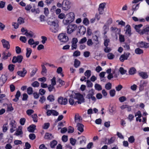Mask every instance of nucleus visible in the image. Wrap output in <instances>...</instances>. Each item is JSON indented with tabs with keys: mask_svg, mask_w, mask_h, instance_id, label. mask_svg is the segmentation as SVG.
<instances>
[{
	"mask_svg": "<svg viewBox=\"0 0 149 149\" xmlns=\"http://www.w3.org/2000/svg\"><path fill=\"white\" fill-rule=\"evenodd\" d=\"M41 67L42 68V70L41 72V74L43 75H44L45 74L47 73V70L44 65L42 64Z\"/></svg>",
	"mask_w": 149,
	"mask_h": 149,
	"instance_id": "obj_26",
	"label": "nucleus"
},
{
	"mask_svg": "<svg viewBox=\"0 0 149 149\" xmlns=\"http://www.w3.org/2000/svg\"><path fill=\"white\" fill-rule=\"evenodd\" d=\"M58 102L61 105H66L68 103V100L66 98L60 96L58 98Z\"/></svg>",
	"mask_w": 149,
	"mask_h": 149,
	"instance_id": "obj_13",
	"label": "nucleus"
},
{
	"mask_svg": "<svg viewBox=\"0 0 149 149\" xmlns=\"http://www.w3.org/2000/svg\"><path fill=\"white\" fill-rule=\"evenodd\" d=\"M39 85V83L37 81H34L31 84L32 86L34 87H38Z\"/></svg>",
	"mask_w": 149,
	"mask_h": 149,
	"instance_id": "obj_48",
	"label": "nucleus"
},
{
	"mask_svg": "<svg viewBox=\"0 0 149 149\" xmlns=\"http://www.w3.org/2000/svg\"><path fill=\"white\" fill-rule=\"evenodd\" d=\"M95 89L97 91H100L102 90V88L101 86L99 84H96L95 85Z\"/></svg>",
	"mask_w": 149,
	"mask_h": 149,
	"instance_id": "obj_37",
	"label": "nucleus"
},
{
	"mask_svg": "<svg viewBox=\"0 0 149 149\" xmlns=\"http://www.w3.org/2000/svg\"><path fill=\"white\" fill-rule=\"evenodd\" d=\"M66 17L72 22L74 20L75 15L74 13L70 12L68 13L66 15Z\"/></svg>",
	"mask_w": 149,
	"mask_h": 149,
	"instance_id": "obj_17",
	"label": "nucleus"
},
{
	"mask_svg": "<svg viewBox=\"0 0 149 149\" xmlns=\"http://www.w3.org/2000/svg\"><path fill=\"white\" fill-rule=\"evenodd\" d=\"M119 41L120 42H123L125 41L124 36L123 35L120 34L119 36Z\"/></svg>",
	"mask_w": 149,
	"mask_h": 149,
	"instance_id": "obj_59",
	"label": "nucleus"
},
{
	"mask_svg": "<svg viewBox=\"0 0 149 149\" xmlns=\"http://www.w3.org/2000/svg\"><path fill=\"white\" fill-rule=\"evenodd\" d=\"M32 8L31 5L30 4L27 5L25 6V9L27 11H30V9L32 13L35 12L36 14H38L40 12V10L38 8L35 9L34 6H33V8L31 9Z\"/></svg>",
	"mask_w": 149,
	"mask_h": 149,
	"instance_id": "obj_5",
	"label": "nucleus"
},
{
	"mask_svg": "<svg viewBox=\"0 0 149 149\" xmlns=\"http://www.w3.org/2000/svg\"><path fill=\"white\" fill-rule=\"evenodd\" d=\"M15 65L13 64H9L8 66V69L10 72H13L14 69Z\"/></svg>",
	"mask_w": 149,
	"mask_h": 149,
	"instance_id": "obj_41",
	"label": "nucleus"
},
{
	"mask_svg": "<svg viewBox=\"0 0 149 149\" xmlns=\"http://www.w3.org/2000/svg\"><path fill=\"white\" fill-rule=\"evenodd\" d=\"M23 58V56L21 55L14 56L13 58L12 62L13 63H20L22 61Z\"/></svg>",
	"mask_w": 149,
	"mask_h": 149,
	"instance_id": "obj_9",
	"label": "nucleus"
},
{
	"mask_svg": "<svg viewBox=\"0 0 149 149\" xmlns=\"http://www.w3.org/2000/svg\"><path fill=\"white\" fill-rule=\"evenodd\" d=\"M18 23L19 24H21L24 22V19L21 17H19L17 19Z\"/></svg>",
	"mask_w": 149,
	"mask_h": 149,
	"instance_id": "obj_42",
	"label": "nucleus"
},
{
	"mask_svg": "<svg viewBox=\"0 0 149 149\" xmlns=\"http://www.w3.org/2000/svg\"><path fill=\"white\" fill-rule=\"evenodd\" d=\"M57 142L55 140H53L50 143V146L52 148H54L57 145Z\"/></svg>",
	"mask_w": 149,
	"mask_h": 149,
	"instance_id": "obj_30",
	"label": "nucleus"
},
{
	"mask_svg": "<svg viewBox=\"0 0 149 149\" xmlns=\"http://www.w3.org/2000/svg\"><path fill=\"white\" fill-rule=\"evenodd\" d=\"M14 110L13 107L12 106V104H7V108L6 111H13Z\"/></svg>",
	"mask_w": 149,
	"mask_h": 149,
	"instance_id": "obj_33",
	"label": "nucleus"
},
{
	"mask_svg": "<svg viewBox=\"0 0 149 149\" xmlns=\"http://www.w3.org/2000/svg\"><path fill=\"white\" fill-rule=\"evenodd\" d=\"M10 125L11 126L10 130V132L13 133L16 128V125L15 121V120H12L10 123Z\"/></svg>",
	"mask_w": 149,
	"mask_h": 149,
	"instance_id": "obj_15",
	"label": "nucleus"
},
{
	"mask_svg": "<svg viewBox=\"0 0 149 149\" xmlns=\"http://www.w3.org/2000/svg\"><path fill=\"white\" fill-rule=\"evenodd\" d=\"M138 47L141 48H144L147 49L149 48V43L146 42L144 41H140L137 44Z\"/></svg>",
	"mask_w": 149,
	"mask_h": 149,
	"instance_id": "obj_10",
	"label": "nucleus"
},
{
	"mask_svg": "<svg viewBox=\"0 0 149 149\" xmlns=\"http://www.w3.org/2000/svg\"><path fill=\"white\" fill-rule=\"evenodd\" d=\"M32 118L33 119V121L34 122H38L37 115L36 114H34L32 115Z\"/></svg>",
	"mask_w": 149,
	"mask_h": 149,
	"instance_id": "obj_53",
	"label": "nucleus"
},
{
	"mask_svg": "<svg viewBox=\"0 0 149 149\" xmlns=\"http://www.w3.org/2000/svg\"><path fill=\"white\" fill-rule=\"evenodd\" d=\"M54 138V136L52 134L48 132L45 133L44 137V138L45 139L48 140H51Z\"/></svg>",
	"mask_w": 149,
	"mask_h": 149,
	"instance_id": "obj_20",
	"label": "nucleus"
},
{
	"mask_svg": "<svg viewBox=\"0 0 149 149\" xmlns=\"http://www.w3.org/2000/svg\"><path fill=\"white\" fill-rule=\"evenodd\" d=\"M47 99L50 102H53L54 100V96L52 95H50L47 97Z\"/></svg>",
	"mask_w": 149,
	"mask_h": 149,
	"instance_id": "obj_43",
	"label": "nucleus"
},
{
	"mask_svg": "<svg viewBox=\"0 0 149 149\" xmlns=\"http://www.w3.org/2000/svg\"><path fill=\"white\" fill-rule=\"evenodd\" d=\"M115 139L113 137H111L110 139H108V142L107 144H111L113 143Z\"/></svg>",
	"mask_w": 149,
	"mask_h": 149,
	"instance_id": "obj_47",
	"label": "nucleus"
},
{
	"mask_svg": "<svg viewBox=\"0 0 149 149\" xmlns=\"http://www.w3.org/2000/svg\"><path fill=\"white\" fill-rule=\"evenodd\" d=\"M26 56L27 58H28L29 57L32 52V50L30 48H26Z\"/></svg>",
	"mask_w": 149,
	"mask_h": 149,
	"instance_id": "obj_32",
	"label": "nucleus"
},
{
	"mask_svg": "<svg viewBox=\"0 0 149 149\" xmlns=\"http://www.w3.org/2000/svg\"><path fill=\"white\" fill-rule=\"evenodd\" d=\"M78 30L77 34L79 33L80 35H83L86 33V28L83 26H79L78 27Z\"/></svg>",
	"mask_w": 149,
	"mask_h": 149,
	"instance_id": "obj_11",
	"label": "nucleus"
},
{
	"mask_svg": "<svg viewBox=\"0 0 149 149\" xmlns=\"http://www.w3.org/2000/svg\"><path fill=\"white\" fill-rule=\"evenodd\" d=\"M71 2L68 0H64L62 2V9L65 11L68 10L70 8Z\"/></svg>",
	"mask_w": 149,
	"mask_h": 149,
	"instance_id": "obj_4",
	"label": "nucleus"
},
{
	"mask_svg": "<svg viewBox=\"0 0 149 149\" xmlns=\"http://www.w3.org/2000/svg\"><path fill=\"white\" fill-rule=\"evenodd\" d=\"M8 123L4 124L3 125L2 127L3 131L4 132H5L8 130Z\"/></svg>",
	"mask_w": 149,
	"mask_h": 149,
	"instance_id": "obj_39",
	"label": "nucleus"
},
{
	"mask_svg": "<svg viewBox=\"0 0 149 149\" xmlns=\"http://www.w3.org/2000/svg\"><path fill=\"white\" fill-rule=\"evenodd\" d=\"M66 56H61L59 59V63H64L65 61Z\"/></svg>",
	"mask_w": 149,
	"mask_h": 149,
	"instance_id": "obj_36",
	"label": "nucleus"
},
{
	"mask_svg": "<svg viewBox=\"0 0 149 149\" xmlns=\"http://www.w3.org/2000/svg\"><path fill=\"white\" fill-rule=\"evenodd\" d=\"M114 55L112 53H109L107 54L108 58L109 59H112L114 58Z\"/></svg>",
	"mask_w": 149,
	"mask_h": 149,
	"instance_id": "obj_50",
	"label": "nucleus"
},
{
	"mask_svg": "<svg viewBox=\"0 0 149 149\" xmlns=\"http://www.w3.org/2000/svg\"><path fill=\"white\" fill-rule=\"evenodd\" d=\"M36 126L35 125L32 124L30 125L27 128V130L29 132H34L35 130L36 129Z\"/></svg>",
	"mask_w": 149,
	"mask_h": 149,
	"instance_id": "obj_22",
	"label": "nucleus"
},
{
	"mask_svg": "<svg viewBox=\"0 0 149 149\" xmlns=\"http://www.w3.org/2000/svg\"><path fill=\"white\" fill-rule=\"evenodd\" d=\"M62 140L64 142H66L68 140V137L67 136L63 135L62 137Z\"/></svg>",
	"mask_w": 149,
	"mask_h": 149,
	"instance_id": "obj_57",
	"label": "nucleus"
},
{
	"mask_svg": "<svg viewBox=\"0 0 149 149\" xmlns=\"http://www.w3.org/2000/svg\"><path fill=\"white\" fill-rule=\"evenodd\" d=\"M80 64V62L77 59H75L74 61V66L75 68L78 67Z\"/></svg>",
	"mask_w": 149,
	"mask_h": 149,
	"instance_id": "obj_29",
	"label": "nucleus"
},
{
	"mask_svg": "<svg viewBox=\"0 0 149 149\" xmlns=\"http://www.w3.org/2000/svg\"><path fill=\"white\" fill-rule=\"evenodd\" d=\"M21 93L20 91L18 90L15 95V98L13 99V101L17 102L19 100V97L20 96Z\"/></svg>",
	"mask_w": 149,
	"mask_h": 149,
	"instance_id": "obj_25",
	"label": "nucleus"
},
{
	"mask_svg": "<svg viewBox=\"0 0 149 149\" xmlns=\"http://www.w3.org/2000/svg\"><path fill=\"white\" fill-rule=\"evenodd\" d=\"M77 127L78 130L79 131L81 132H82L84 131V125L81 123H78L77 124Z\"/></svg>",
	"mask_w": 149,
	"mask_h": 149,
	"instance_id": "obj_21",
	"label": "nucleus"
},
{
	"mask_svg": "<svg viewBox=\"0 0 149 149\" xmlns=\"http://www.w3.org/2000/svg\"><path fill=\"white\" fill-rule=\"evenodd\" d=\"M139 3L134 4L132 6V10L133 11H136L139 8Z\"/></svg>",
	"mask_w": 149,
	"mask_h": 149,
	"instance_id": "obj_38",
	"label": "nucleus"
},
{
	"mask_svg": "<svg viewBox=\"0 0 149 149\" xmlns=\"http://www.w3.org/2000/svg\"><path fill=\"white\" fill-rule=\"evenodd\" d=\"M58 38L60 41L63 42H66L69 40V38L65 33L59 34Z\"/></svg>",
	"mask_w": 149,
	"mask_h": 149,
	"instance_id": "obj_3",
	"label": "nucleus"
},
{
	"mask_svg": "<svg viewBox=\"0 0 149 149\" xmlns=\"http://www.w3.org/2000/svg\"><path fill=\"white\" fill-rule=\"evenodd\" d=\"M109 42L110 40L109 39H104V46L105 47H108Z\"/></svg>",
	"mask_w": 149,
	"mask_h": 149,
	"instance_id": "obj_58",
	"label": "nucleus"
},
{
	"mask_svg": "<svg viewBox=\"0 0 149 149\" xmlns=\"http://www.w3.org/2000/svg\"><path fill=\"white\" fill-rule=\"evenodd\" d=\"M27 71L24 68H23L22 71H18L17 72V73L19 76L24 77L27 73Z\"/></svg>",
	"mask_w": 149,
	"mask_h": 149,
	"instance_id": "obj_18",
	"label": "nucleus"
},
{
	"mask_svg": "<svg viewBox=\"0 0 149 149\" xmlns=\"http://www.w3.org/2000/svg\"><path fill=\"white\" fill-rule=\"evenodd\" d=\"M16 52L17 54H19L21 52V49L18 46H16L15 47Z\"/></svg>",
	"mask_w": 149,
	"mask_h": 149,
	"instance_id": "obj_62",
	"label": "nucleus"
},
{
	"mask_svg": "<svg viewBox=\"0 0 149 149\" xmlns=\"http://www.w3.org/2000/svg\"><path fill=\"white\" fill-rule=\"evenodd\" d=\"M130 54L129 52L124 53V54L121 55L119 58V60L121 62H123L125 60H127L129 57Z\"/></svg>",
	"mask_w": 149,
	"mask_h": 149,
	"instance_id": "obj_14",
	"label": "nucleus"
},
{
	"mask_svg": "<svg viewBox=\"0 0 149 149\" xmlns=\"http://www.w3.org/2000/svg\"><path fill=\"white\" fill-rule=\"evenodd\" d=\"M138 74L143 79H146L148 77V75L146 72L141 71L138 72Z\"/></svg>",
	"mask_w": 149,
	"mask_h": 149,
	"instance_id": "obj_23",
	"label": "nucleus"
},
{
	"mask_svg": "<svg viewBox=\"0 0 149 149\" xmlns=\"http://www.w3.org/2000/svg\"><path fill=\"white\" fill-rule=\"evenodd\" d=\"M135 52L136 54H140L143 53V51L142 49L139 47L135 49Z\"/></svg>",
	"mask_w": 149,
	"mask_h": 149,
	"instance_id": "obj_31",
	"label": "nucleus"
},
{
	"mask_svg": "<svg viewBox=\"0 0 149 149\" xmlns=\"http://www.w3.org/2000/svg\"><path fill=\"white\" fill-rule=\"evenodd\" d=\"M33 90L32 88L31 87H29L27 88V92L29 95H31L33 93Z\"/></svg>",
	"mask_w": 149,
	"mask_h": 149,
	"instance_id": "obj_46",
	"label": "nucleus"
},
{
	"mask_svg": "<svg viewBox=\"0 0 149 149\" xmlns=\"http://www.w3.org/2000/svg\"><path fill=\"white\" fill-rule=\"evenodd\" d=\"M91 71L90 70H86L84 73V74L87 79L89 78L91 76Z\"/></svg>",
	"mask_w": 149,
	"mask_h": 149,
	"instance_id": "obj_35",
	"label": "nucleus"
},
{
	"mask_svg": "<svg viewBox=\"0 0 149 149\" xmlns=\"http://www.w3.org/2000/svg\"><path fill=\"white\" fill-rule=\"evenodd\" d=\"M112 88V84L110 82L107 83L105 86V88L107 90H110Z\"/></svg>",
	"mask_w": 149,
	"mask_h": 149,
	"instance_id": "obj_34",
	"label": "nucleus"
},
{
	"mask_svg": "<svg viewBox=\"0 0 149 149\" xmlns=\"http://www.w3.org/2000/svg\"><path fill=\"white\" fill-rule=\"evenodd\" d=\"M80 55V52L79 51H76L73 53V56H78Z\"/></svg>",
	"mask_w": 149,
	"mask_h": 149,
	"instance_id": "obj_64",
	"label": "nucleus"
},
{
	"mask_svg": "<svg viewBox=\"0 0 149 149\" xmlns=\"http://www.w3.org/2000/svg\"><path fill=\"white\" fill-rule=\"evenodd\" d=\"M118 99L120 102H123L126 100L127 98L125 96H122L119 97Z\"/></svg>",
	"mask_w": 149,
	"mask_h": 149,
	"instance_id": "obj_51",
	"label": "nucleus"
},
{
	"mask_svg": "<svg viewBox=\"0 0 149 149\" xmlns=\"http://www.w3.org/2000/svg\"><path fill=\"white\" fill-rule=\"evenodd\" d=\"M38 70V69L35 68H34L32 71L30 73V76L31 77H32L36 73V72Z\"/></svg>",
	"mask_w": 149,
	"mask_h": 149,
	"instance_id": "obj_61",
	"label": "nucleus"
},
{
	"mask_svg": "<svg viewBox=\"0 0 149 149\" xmlns=\"http://www.w3.org/2000/svg\"><path fill=\"white\" fill-rule=\"evenodd\" d=\"M1 54L2 55V58L4 60L8 59L12 55L11 53L8 50L6 49L3 51Z\"/></svg>",
	"mask_w": 149,
	"mask_h": 149,
	"instance_id": "obj_6",
	"label": "nucleus"
},
{
	"mask_svg": "<svg viewBox=\"0 0 149 149\" xmlns=\"http://www.w3.org/2000/svg\"><path fill=\"white\" fill-rule=\"evenodd\" d=\"M87 44L88 46H91L93 45V43L92 42V40L89 39L88 40L87 42Z\"/></svg>",
	"mask_w": 149,
	"mask_h": 149,
	"instance_id": "obj_54",
	"label": "nucleus"
},
{
	"mask_svg": "<svg viewBox=\"0 0 149 149\" xmlns=\"http://www.w3.org/2000/svg\"><path fill=\"white\" fill-rule=\"evenodd\" d=\"M87 38L86 37H84L81 39L79 42L80 44H83L85 43L87 41Z\"/></svg>",
	"mask_w": 149,
	"mask_h": 149,
	"instance_id": "obj_56",
	"label": "nucleus"
},
{
	"mask_svg": "<svg viewBox=\"0 0 149 149\" xmlns=\"http://www.w3.org/2000/svg\"><path fill=\"white\" fill-rule=\"evenodd\" d=\"M65 17V19L63 20V22L65 25H68L72 22L68 18Z\"/></svg>",
	"mask_w": 149,
	"mask_h": 149,
	"instance_id": "obj_27",
	"label": "nucleus"
},
{
	"mask_svg": "<svg viewBox=\"0 0 149 149\" xmlns=\"http://www.w3.org/2000/svg\"><path fill=\"white\" fill-rule=\"evenodd\" d=\"M19 40L24 43H25L26 41V38L25 36H21L20 37Z\"/></svg>",
	"mask_w": 149,
	"mask_h": 149,
	"instance_id": "obj_60",
	"label": "nucleus"
},
{
	"mask_svg": "<svg viewBox=\"0 0 149 149\" xmlns=\"http://www.w3.org/2000/svg\"><path fill=\"white\" fill-rule=\"evenodd\" d=\"M119 71L122 75L125 74L127 72V70H124V68L122 67L119 68Z\"/></svg>",
	"mask_w": 149,
	"mask_h": 149,
	"instance_id": "obj_44",
	"label": "nucleus"
},
{
	"mask_svg": "<svg viewBox=\"0 0 149 149\" xmlns=\"http://www.w3.org/2000/svg\"><path fill=\"white\" fill-rule=\"evenodd\" d=\"M49 91L51 92L53 90H55V88L54 86L50 84L47 87Z\"/></svg>",
	"mask_w": 149,
	"mask_h": 149,
	"instance_id": "obj_40",
	"label": "nucleus"
},
{
	"mask_svg": "<svg viewBox=\"0 0 149 149\" xmlns=\"http://www.w3.org/2000/svg\"><path fill=\"white\" fill-rule=\"evenodd\" d=\"M143 25L141 24L136 25H135L134 28L136 31L141 35L144 34L147 35L149 34V25L146 26L145 28L141 30L140 28Z\"/></svg>",
	"mask_w": 149,
	"mask_h": 149,
	"instance_id": "obj_1",
	"label": "nucleus"
},
{
	"mask_svg": "<svg viewBox=\"0 0 149 149\" xmlns=\"http://www.w3.org/2000/svg\"><path fill=\"white\" fill-rule=\"evenodd\" d=\"M126 29L125 33L127 34L129 36H130L132 34L131 26L129 24H127L125 26Z\"/></svg>",
	"mask_w": 149,
	"mask_h": 149,
	"instance_id": "obj_19",
	"label": "nucleus"
},
{
	"mask_svg": "<svg viewBox=\"0 0 149 149\" xmlns=\"http://www.w3.org/2000/svg\"><path fill=\"white\" fill-rule=\"evenodd\" d=\"M2 43L3 47L6 49V50H8L10 49V45L9 42L5 39H2L1 41Z\"/></svg>",
	"mask_w": 149,
	"mask_h": 149,
	"instance_id": "obj_12",
	"label": "nucleus"
},
{
	"mask_svg": "<svg viewBox=\"0 0 149 149\" xmlns=\"http://www.w3.org/2000/svg\"><path fill=\"white\" fill-rule=\"evenodd\" d=\"M70 143L72 145H75L76 140L75 139H73L72 138H71L70 139Z\"/></svg>",
	"mask_w": 149,
	"mask_h": 149,
	"instance_id": "obj_52",
	"label": "nucleus"
},
{
	"mask_svg": "<svg viewBox=\"0 0 149 149\" xmlns=\"http://www.w3.org/2000/svg\"><path fill=\"white\" fill-rule=\"evenodd\" d=\"M75 95L76 96L74 97V98L78 100L77 102L79 104H81L85 102V99L81 94L79 93H75Z\"/></svg>",
	"mask_w": 149,
	"mask_h": 149,
	"instance_id": "obj_7",
	"label": "nucleus"
},
{
	"mask_svg": "<svg viewBox=\"0 0 149 149\" xmlns=\"http://www.w3.org/2000/svg\"><path fill=\"white\" fill-rule=\"evenodd\" d=\"M148 82L146 81H143L142 82V81L141 82L139 86V88L140 91H142L144 90V87L147 86Z\"/></svg>",
	"mask_w": 149,
	"mask_h": 149,
	"instance_id": "obj_16",
	"label": "nucleus"
},
{
	"mask_svg": "<svg viewBox=\"0 0 149 149\" xmlns=\"http://www.w3.org/2000/svg\"><path fill=\"white\" fill-rule=\"evenodd\" d=\"M29 139L31 140H33L36 138V136L35 135L33 134H30L29 135Z\"/></svg>",
	"mask_w": 149,
	"mask_h": 149,
	"instance_id": "obj_63",
	"label": "nucleus"
},
{
	"mask_svg": "<svg viewBox=\"0 0 149 149\" xmlns=\"http://www.w3.org/2000/svg\"><path fill=\"white\" fill-rule=\"evenodd\" d=\"M116 94V91L114 89L111 90L109 91V94L111 97H114Z\"/></svg>",
	"mask_w": 149,
	"mask_h": 149,
	"instance_id": "obj_49",
	"label": "nucleus"
},
{
	"mask_svg": "<svg viewBox=\"0 0 149 149\" xmlns=\"http://www.w3.org/2000/svg\"><path fill=\"white\" fill-rule=\"evenodd\" d=\"M23 132L21 129H18L15 133V134L17 136H19L22 134Z\"/></svg>",
	"mask_w": 149,
	"mask_h": 149,
	"instance_id": "obj_45",
	"label": "nucleus"
},
{
	"mask_svg": "<svg viewBox=\"0 0 149 149\" xmlns=\"http://www.w3.org/2000/svg\"><path fill=\"white\" fill-rule=\"evenodd\" d=\"M48 24L50 25L49 29L50 31L53 33H56L58 32L59 29V26L58 24L55 21H49Z\"/></svg>",
	"mask_w": 149,
	"mask_h": 149,
	"instance_id": "obj_2",
	"label": "nucleus"
},
{
	"mask_svg": "<svg viewBox=\"0 0 149 149\" xmlns=\"http://www.w3.org/2000/svg\"><path fill=\"white\" fill-rule=\"evenodd\" d=\"M77 28L76 25L73 24H69L67 27V33L70 34L75 30Z\"/></svg>",
	"mask_w": 149,
	"mask_h": 149,
	"instance_id": "obj_8",
	"label": "nucleus"
},
{
	"mask_svg": "<svg viewBox=\"0 0 149 149\" xmlns=\"http://www.w3.org/2000/svg\"><path fill=\"white\" fill-rule=\"evenodd\" d=\"M136 72V69L134 67L130 68L129 70V73L130 75H134Z\"/></svg>",
	"mask_w": 149,
	"mask_h": 149,
	"instance_id": "obj_28",
	"label": "nucleus"
},
{
	"mask_svg": "<svg viewBox=\"0 0 149 149\" xmlns=\"http://www.w3.org/2000/svg\"><path fill=\"white\" fill-rule=\"evenodd\" d=\"M78 139L79 141V144H80L83 143H85L86 141V139L85 137L83 136H81L78 137Z\"/></svg>",
	"mask_w": 149,
	"mask_h": 149,
	"instance_id": "obj_24",
	"label": "nucleus"
},
{
	"mask_svg": "<svg viewBox=\"0 0 149 149\" xmlns=\"http://www.w3.org/2000/svg\"><path fill=\"white\" fill-rule=\"evenodd\" d=\"M135 139L133 136H131L128 138V141L131 143H132L134 141Z\"/></svg>",
	"mask_w": 149,
	"mask_h": 149,
	"instance_id": "obj_55",
	"label": "nucleus"
}]
</instances>
